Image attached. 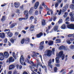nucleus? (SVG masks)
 <instances>
[{"instance_id": "nucleus-55", "label": "nucleus", "mask_w": 74, "mask_h": 74, "mask_svg": "<svg viewBox=\"0 0 74 74\" xmlns=\"http://www.w3.org/2000/svg\"><path fill=\"white\" fill-rule=\"evenodd\" d=\"M36 22H37V18H34V23H36Z\"/></svg>"}, {"instance_id": "nucleus-52", "label": "nucleus", "mask_w": 74, "mask_h": 74, "mask_svg": "<svg viewBox=\"0 0 74 74\" xmlns=\"http://www.w3.org/2000/svg\"><path fill=\"white\" fill-rule=\"evenodd\" d=\"M17 74V71H14L13 72V74Z\"/></svg>"}, {"instance_id": "nucleus-51", "label": "nucleus", "mask_w": 74, "mask_h": 74, "mask_svg": "<svg viewBox=\"0 0 74 74\" xmlns=\"http://www.w3.org/2000/svg\"><path fill=\"white\" fill-rule=\"evenodd\" d=\"M44 43V41H42L41 42L40 44V45H43Z\"/></svg>"}, {"instance_id": "nucleus-49", "label": "nucleus", "mask_w": 74, "mask_h": 74, "mask_svg": "<svg viewBox=\"0 0 74 74\" xmlns=\"http://www.w3.org/2000/svg\"><path fill=\"white\" fill-rule=\"evenodd\" d=\"M45 69V70L46 72V73H47V66H45V65L43 66Z\"/></svg>"}, {"instance_id": "nucleus-30", "label": "nucleus", "mask_w": 74, "mask_h": 74, "mask_svg": "<svg viewBox=\"0 0 74 74\" xmlns=\"http://www.w3.org/2000/svg\"><path fill=\"white\" fill-rule=\"evenodd\" d=\"M68 15V13L66 12L64 13V15H63L64 18H66L67 16V15Z\"/></svg>"}, {"instance_id": "nucleus-63", "label": "nucleus", "mask_w": 74, "mask_h": 74, "mask_svg": "<svg viewBox=\"0 0 74 74\" xmlns=\"http://www.w3.org/2000/svg\"><path fill=\"white\" fill-rule=\"evenodd\" d=\"M23 74H28V73L27 72L24 71L23 72Z\"/></svg>"}, {"instance_id": "nucleus-62", "label": "nucleus", "mask_w": 74, "mask_h": 74, "mask_svg": "<svg viewBox=\"0 0 74 74\" xmlns=\"http://www.w3.org/2000/svg\"><path fill=\"white\" fill-rule=\"evenodd\" d=\"M70 41H74V39L71 38Z\"/></svg>"}, {"instance_id": "nucleus-20", "label": "nucleus", "mask_w": 74, "mask_h": 74, "mask_svg": "<svg viewBox=\"0 0 74 74\" xmlns=\"http://www.w3.org/2000/svg\"><path fill=\"white\" fill-rule=\"evenodd\" d=\"M7 35L9 37H12L13 35V34L12 32H9L8 33Z\"/></svg>"}, {"instance_id": "nucleus-34", "label": "nucleus", "mask_w": 74, "mask_h": 74, "mask_svg": "<svg viewBox=\"0 0 74 74\" xmlns=\"http://www.w3.org/2000/svg\"><path fill=\"white\" fill-rule=\"evenodd\" d=\"M28 63H29V64H34V62L33 61H29V60H28V62H27Z\"/></svg>"}, {"instance_id": "nucleus-17", "label": "nucleus", "mask_w": 74, "mask_h": 74, "mask_svg": "<svg viewBox=\"0 0 74 74\" xmlns=\"http://www.w3.org/2000/svg\"><path fill=\"white\" fill-rule=\"evenodd\" d=\"M16 69H19L21 70L22 69V66L21 65H19L18 64H17L16 65Z\"/></svg>"}, {"instance_id": "nucleus-40", "label": "nucleus", "mask_w": 74, "mask_h": 74, "mask_svg": "<svg viewBox=\"0 0 74 74\" xmlns=\"http://www.w3.org/2000/svg\"><path fill=\"white\" fill-rule=\"evenodd\" d=\"M16 13L17 14H20V10L19 9H17L16 10Z\"/></svg>"}, {"instance_id": "nucleus-12", "label": "nucleus", "mask_w": 74, "mask_h": 74, "mask_svg": "<svg viewBox=\"0 0 74 74\" xmlns=\"http://www.w3.org/2000/svg\"><path fill=\"white\" fill-rule=\"evenodd\" d=\"M34 11V8L33 7H31L29 11V14H32Z\"/></svg>"}, {"instance_id": "nucleus-32", "label": "nucleus", "mask_w": 74, "mask_h": 74, "mask_svg": "<svg viewBox=\"0 0 74 74\" xmlns=\"http://www.w3.org/2000/svg\"><path fill=\"white\" fill-rule=\"evenodd\" d=\"M58 29V26H55L54 28V30H55V31H56V30H57Z\"/></svg>"}, {"instance_id": "nucleus-10", "label": "nucleus", "mask_w": 74, "mask_h": 74, "mask_svg": "<svg viewBox=\"0 0 74 74\" xmlns=\"http://www.w3.org/2000/svg\"><path fill=\"white\" fill-rule=\"evenodd\" d=\"M4 57H5L6 58H8L9 56V53L7 51L5 52L4 53Z\"/></svg>"}, {"instance_id": "nucleus-5", "label": "nucleus", "mask_w": 74, "mask_h": 74, "mask_svg": "<svg viewBox=\"0 0 74 74\" xmlns=\"http://www.w3.org/2000/svg\"><path fill=\"white\" fill-rule=\"evenodd\" d=\"M67 27L68 29H73L74 30V24H72L67 25Z\"/></svg>"}, {"instance_id": "nucleus-27", "label": "nucleus", "mask_w": 74, "mask_h": 74, "mask_svg": "<svg viewBox=\"0 0 74 74\" xmlns=\"http://www.w3.org/2000/svg\"><path fill=\"white\" fill-rule=\"evenodd\" d=\"M5 20V17L4 16H3L2 18H1V21L2 22H3Z\"/></svg>"}, {"instance_id": "nucleus-53", "label": "nucleus", "mask_w": 74, "mask_h": 74, "mask_svg": "<svg viewBox=\"0 0 74 74\" xmlns=\"http://www.w3.org/2000/svg\"><path fill=\"white\" fill-rule=\"evenodd\" d=\"M18 19L19 21H21L23 19H24V18H19Z\"/></svg>"}, {"instance_id": "nucleus-39", "label": "nucleus", "mask_w": 74, "mask_h": 74, "mask_svg": "<svg viewBox=\"0 0 74 74\" xmlns=\"http://www.w3.org/2000/svg\"><path fill=\"white\" fill-rule=\"evenodd\" d=\"M74 35V34H69L68 36V37H73Z\"/></svg>"}, {"instance_id": "nucleus-38", "label": "nucleus", "mask_w": 74, "mask_h": 74, "mask_svg": "<svg viewBox=\"0 0 74 74\" xmlns=\"http://www.w3.org/2000/svg\"><path fill=\"white\" fill-rule=\"evenodd\" d=\"M34 16H31V17H30V18H29V19L30 20H31V21H32V20L33 19H34Z\"/></svg>"}, {"instance_id": "nucleus-61", "label": "nucleus", "mask_w": 74, "mask_h": 74, "mask_svg": "<svg viewBox=\"0 0 74 74\" xmlns=\"http://www.w3.org/2000/svg\"><path fill=\"white\" fill-rule=\"evenodd\" d=\"M35 1H36V0H32V4H33V3H35Z\"/></svg>"}, {"instance_id": "nucleus-2", "label": "nucleus", "mask_w": 74, "mask_h": 74, "mask_svg": "<svg viewBox=\"0 0 74 74\" xmlns=\"http://www.w3.org/2000/svg\"><path fill=\"white\" fill-rule=\"evenodd\" d=\"M51 54L52 51L51 50H47L45 51V55H47L48 56H50Z\"/></svg>"}, {"instance_id": "nucleus-44", "label": "nucleus", "mask_w": 74, "mask_h": 74, "mask_svg": "<svg viewBox=\"0 0 74 74\" xmlns=\"http://www.w3.org/2000/svg\"><path fill=\"white\" fill-rule=\"evenodd\" d=\"M62 22H63L62 21V19H60L59 20L58 23H62Z\"/></svg>"}, {"instance_id": "nucleus-33", "label": "nucleus", "mask_w": 74, "mask_h": 74, "mask_svg": "<svg viewBox=\"0 0 74 74\" xmlns=\"http://www.w3.org/2000/svg\"><path fill=\"white\" fill-rule=\"evenodd\" d=\"M15 24H12L10 26V28H13L14 26L16 25Z\"/></svg>"}, {"instance_id": "nucleus-21", "label": "nucleus", "mask_w": 74, "mask_h": 74, "mask_svg": "<svg viewBox=\"0 0 74 74\" xmlns=\"http://www.w3.org/2000/svg\"><path fill=\"white\" fill-rule=\"evenodd\" d=\"M42 32H40L36 35V37L37 38H40V37L42 36Z\"/></svg>"}, {"instance_id": "nucleus-7", "label": "nucleus", "mask_w": 74, "mask_h": 74, "mask_svg": "<svg viewBox=\"0 0 74 74\" xmlns=\"http://www.w3.org/2000/svg\"><path fill=\"white\" fill-rule=\"evenodd\" d=\"M69 7V4H67L66 5L65 7H64L63 8L62 12H66V11L68 9V7Z\"/></svg>"}, {"instance_id": "nucleus-22", "label": "nucleus", "mask_w": 74, "mask_h": 74, "mask_svg": "<svg viewBox=\"0 0 74 74\" xmlns=\"http://www.w3.org/2000/svg\"><path fill=\"white\" fill-rule=\"evenodd\" d=\"M48 45H52L53 44V41L52 40H49L48 42Z\"/></svg>"}, {"instance_id": "nucleus-64", "label": "nucleus", "mask_w": 74, "mask_h": 74, "mask_svg": "<svg viewBox=\"0 0 74 74\" xmlns=\"http://www.w3.org/2000/svg\"><path fill=\"white\" fill-rule=\"evenodd\" d=\"M8 74H12V71H9V72H8Z\"/></svg>"}, {"instance_id": "nucleus-58", "label": "nucleus", "mask_w": 74, "mask_h": 74, "mask_svg": "<svg viewBox=\"0 0 74 74\" xmlns=\"http://www.w3.org/2000/svg\"><path fill=\"white\" fill-rule=\"evenodd\" d=\"M39 9L40 10H42V5L40 6L39 7Z\"/></svg>"}, {"instance_id": "nucleus-24", "label": "nucleus", "mask_w": 74, "mask_h": 74, "mask_svg": "<svg viewBox=\"0 0 74 74\" xmlns=\"http://www.w3.org/2000/svg\"><path fill=\"white\" fill-rule=\"evenodd\" d=\"M29 30L30 31H33V30H34V26L32 25H31L29 29Z\"/></svg>"}, {"instance_id": "nucleus-42", "label": "nucleus", "mask_w": 74, "mask_h": 74, "mask_svg": "<svg viewBox=\"0 0 74 74\" xmlns=\"http://www.w3.org/2000/svg\"><path fill=\"white\" fill-rule=\"evenodd\" d=\"M29 18V16H28V15H25V18H23L24 19H27Z\"/></svg>"}, {"instance_id": "nucleus-1", "label": "nucleus", "mask_w": 74, "mask_h": 74, "mask_svg": "<svg viewBox=\"0 0 74 74\" xmlns=\"http://www.w3.org/2000/svg\"><path fill=\"white\" fill-rule=\"evenodd\" d=\"M63 51H61L59 53H57L56 54V56L58 57H56V62L57 63H59L60 62L59 60V58L61 57L62 60L64 59V55L63 54Z\"/></svg>"}, {"instance_id": "nucleus-9", "label": "nucleus", "mask_w": 74, "mask_h": 74, "mask_svg": "<svg viewBox=\"0 0 74 74\" xmlns=\"http://www.w3.org/2000/svg\"><path fill=\"white\" fill-rule=\"evenodd\" d=\"M52 64V60L51 59H50L48 63V66L49 67H50L51 69H52V67H53V66L52 65H51Z\"/></svg>"}, {"instance_id": "nucleus-6", "label": "nucleus", "mask_w": 74, "mask_h": 74, "mask_svg": "<svg viewBox=\"0 0 74 74\" xmlns=\"http://www.w3.org/2000/svg\"><path fill=\"white\" fill-rule=\"evenodd\" d=\"M38 55H39V53H36L34 52H33V55H31V56H32V58H34V57H36V58H37Z\"/></svg>"}, {"instance_id": "nucleus-16", "label": "nucleus", "mask_w": 74, "mask_h": 74, "mask_svg": "<svg viewBox=\"0 0 74 74\" xmlns=\"http://www.w3.org/2000/svg\"><path fill=\"white\" fill-rule=\"evenodd\" d=\"M62 1V0H57V2L55 4V8L58 7V5H59V3H60Z\"/></svg>"}, {"instance_id": "nucleus-31", "label": "nucleus", "mask_w": 74, "mask_h": 74, "mask_svg": "<svg viewBox=\"0 0 74 74\" xmlns=\"http://www.w3.org/2000/svg\"><path fill=\"white\" fill-rule=\"evenodd\" d=\"M44 48V46L42 45H40V46L39 47V48L40 50H42V49H43Z\"/></svg>"}, {"instance_id": "nucleus-47", "label": "nucleus", "mask_w": 74, "mask_h": 74, "mask_svg": "<svg viewBox=\"0 0 74 74\" xmlns=\"http://www.w3.org/2000/svg\"><path fill=\"white\" fill-rule=\"evenodd\" d=\"M52 51L53 54V55H54V53H54V52H55V48L52 49Z\"/></svg>"}, {"instance_id": "nucleus-48", "label": "nucleus", "mask_w": 74, "mask_h": 74, "mask_svg": "<svg viewBox=\"0 0 74 74\" xmlns=\"http://www.w3.org/2000/svg\"><path fill=\"white\" fill-rule=\"evenodd\" d=\"M57 70H58V69L56 67H55L54 68V71L55 72H56L57 71Z\"/></svg>"}, {"instance_id": "nucleus-25", "label": "nucleus", "mask_w": 74, "mask_h": 74, "mask_svg": "<svg viewBox=\"0 0 74 74\" xmlns=\"http://www.w3.org/2000/svg\"><path fill=\"white\" fill-rule=\"evenodd\" d=\"M47 10L48 11H51V14L52 15H53V12L52 10L50 9V8H47Z\"/></svg>"}, {"instance_id": "nucleus-18", "label": "nucleus", "mask_w": 74, "mask_h": 74, "mask_svg": "<svg viewBox=\"0 0 74 74\" xmlns=\"http://www.w3.org/2000/svg\"><path fill=\"white\" fill-rule=\"evenodd\" d=\"M59 49L60 50H63V49L66 50V47L62 45L60 47Z\"/></svg>"}, {"instance_id": "nucleus-28", "label": "nucleus", "mask_w": 74, "mask_h": 74, "mask_svg": "<svg viewBox=\"0 0 74 74\" xmlns=\"http://www.w3.org/2000/svg\"><path fill=\"white\" fill-rule=\"evenodd\" d=\"M73 15H74V16L71 17V20L72 22L74 21V13H73Z\"/></svg>"}, {"instance_id": "nucleus-37", "label": "nucleus", "mask_w": 74, "mask_h": 74, "mask_svg": "<svg viewBox=\"0 0 74 74\" xmlns=\"http://www.w3.org/2000/svg\"><path fill=\"white\" fill-rule=\"evenodd\" d=\"M70 8H71V9H74V4H72L70 6Z\"/></svg>"}, {"instance_id": "nucleus-57", "label": "nucleus", "mask_w": 74, "mask_h": 74, "mask_svg": "<svg viewBox=\"0 0 74 74\" xmlns=\"http://www.w3.org/2000/svg\"><path fill=\"white\" fill-rule=\"evenodd\" d=\"M69 19H70V18H69V17H67L65 21H68V20H69Z\"/></svg>"}, {"instance_id": "nucleus-59", "label": "nucleus", "mask_w": 74, "mask_h": 74, "mask_svg": "<svg viewBox=\"0 0 74 74\" xmlns=\"http://www.w3.org/2000/svg\"><path fill=\"white\" fill-rule=\"evenodd\" d=\"M73 70H71V71H69V73H68V74H72V73H73Z\"/></svg>"}, {"instance_id": "nucleus-35", "label": "nucleus", "mask_w": 74, "mask_h": 74, "mask_svg": "<svg viewBox=\"0 0 74 74\" xmlns=\"http://www.w3.org/2000/svg\"><path fill=\"white\" fill-rule=\"evenodd\" d=\"M60 40L59 39H57L56 40V42L57 43H60Z\"/></svg>"}, {"instance_id": "nucleus-19", "label": "nucleus", "mask_w": 74, "mask_h": 74, "mask_svg": "<svg viewBox=\"0 0 74 74\" xmlns=\"http://www.w3.org/2000/svg\"><path fill=\"white\" fill-rule=\"evenodd\" d=\"M0 37L2 38H4L5 37V34L3 33H0Z\"/></svg>"}, {"instance_id": "nucleus-15", "label": "nucleus", "mask_w": 74, "mask_h": 74, "mask_svg": "<svg viewBox=\"0 0 74 74\" xmlns=\"http://www.w3.org/2000/svg\"><path fill=\"white\" fill-rule=\"evenodd\" d=\"M20 5V3L18 2H16L14 3V6L16 8H18Z\"/></svg>"}, {"instance_id": "nucleus-50", "label": "nucleus", "mask_w": 74, "mask_h": 74, "mask_svg": "<svg viewBox=\"0 0 74 74\" xmlns=\"http://www.w3.org/2000/svg\"><path fill=\"white\" fill-rule=\"evenodd\" d=\"M18 34H19V33L18 32H16L15 33L14 35L15 36H18Z\"/></svg>"}, {"instance_id": "nucleus-46", "label": "nucleus", "mask_w": 74, "mask_h": 74, "mask_svg": "<svg viewBox=\"0 0 74 74\" xmlns=\"http://www.w3.org/2000/svg\"><path fill=\"white\" fill-rule=\"evenodd\" d=\"M69 15L71 17H73V16H74V15L73 14V13H72V12H71L69 13Z\"/></svg>"}, {"instance_id": "nucleus-43", "label": "nucleus", "mask_w": 74, "mask_h": 74, "mask_svg": "<svg viewBox=\"0 0 74 74\" xmlns=\"http://www.w3.org/2000/svg\"><path fill=\"white\" fill-rule=\"evenodd\" d=\"M66 42L68 44H71V42L69 40H66Z\"/></svg>"}, {"instance_id": "nucleus-41", "label": "nucleus", "mask_w": 74, "mask_h": 74, "mask_svg": "<svg viewBox=\"0 0 74 74\" xmlns=\"http://www.w3.org/2000/svg\"><path fill=\"white\" fill-rule=\"evenodd\" d=\"M10 41L12 43H14V40L12 38L10 39Z\"/></svg>"}, {"instance_id": "nucleus-4", "label": "nucleus", "mask_w": 74, "mask_h": 74, "mask_svg": "<svg viewBox=\"0 0 74 74\" xmlns=\"http://www.w3.org/2000/svg\"><path fill=\"white\" fill-rule=\"evenodd\" d=\"M15 61L14 59L12 57H10L9 59H8L6 61L7 63H8L9 62H14Z\"/></svg>"}, {"instance_id": "nucleus-45", "label": "nucleus", "mask_w": 74, "mask_h": 74, "mask_svg": "<svg viewBox=\"0 0 74 74\" xmlns=\"http://www.w3.org/2000/svg\"><path fill=\"white\" fill-rule=\"evenodd\" d=\"M62 9H60L59 13H58V15H60V14H61V13H62Z\"/></svg>"}, {"instance_id": "nucleus-8", "label": "nucleus", "mask_w": 74, "mask_h": 74, "mask_svg": "<svg viewBox=\"0 0 74 74\" xmlns=\"http://www.w3.org/2000/svg\"><path fill=\"white\" fill-rule=\"evenodd\" d=\"M24 60L23 59V56H21L20 58V62L22 65H23V62Z\"/></svg>"}, {"instance_id": "nucleus-13", "label": "nucleus", "mask_w": 74, "mask_h": 74, "mask_svg": "<svg viewBox=\"0 0 74 74\" xmlns=\"http://www.w3.org/2000/svg\"><path fill=\"white\" fill-rule=\"evenodd\" d=\"M15 67V66L14 64H12L10 65L9 66V70H12L14 69Z\"/></svg>"}, {"instance_id": "nucleus-54", "label": "nucleus", "mask_w": 74, "mask_h": 74, "mask_svg": "<svg viewBox=\"0 0 74 74\" xmlns=\"http://www.w3.org/2000/svg\"><path fill=\"white\" fill-rule=\"evenodd\" d=\"M7 42V38H5L4 40V42L6 43Z\"/></svg>"}, {"instance_id": "nucleus-14", "label": "nucleus", "mask_w": 74, "mask_h": 74, "mask_svg": "<svg viewBox=\"0 0 74 74\" xmlns=\"http://www.w3.org/2000/svg\"><path fill=\"white\" fill-rule=\"evenodd\" d=\"M38 5H39V2H37L35 4L34 8H35V9H37L38 8Z\"/></svg>"}, {"instance_id": "nucleus-3", "label": "nucleus", "mask_w": 74, "mask_h": 74, "mask_svg": "<svg viewBox=\"0 0 74 74\" xmlns=\"http://www.w3.org/2000/svg\"><path fill=\"white\" fill-rule=\"evenodd\" d=\"M30 40V39L28 38H27L25 39V38L23 39L21 42V43L22 44H23L24 43V42H25L27 44V42H29V40Z\"/></svg>"}, {"instance_id": "nucleus-23", "label": "nucleus", "mask_w": 74, "mask_h": 74, "mask_svg": "<svg viewBox=\"0 0 74 74\" xmlns=\"http://www.w3.org/2000/svg\"><path fill=\"white\" fill-rule=\"evenodd\" d=\"M42 26H45V20H42Z\"/></svg>"}, {"instance_id": "nucleus-36", "label": "nucleus", "mask_w": 74, "mask_h": 74, "mask_svg": "<svg viewBox=\"0 0 74 74\" xmlns=\"http://www.w3.org/2000/svg\"><path fill=\"white\" fill-rule=\"evenodd\" d=\"M69 48L70 49H74V45H71L69 46Z\"/></svg>"}, {"instance_id": "nucleus-11", "label": "nucleus", "mask_w": 74, "mask_h": 74, "mask_svg": "<svg viewBox=\"0 0 74 74\" xmlns=\"http://www.w3.org/2000/svg\"><path fill=\"white\" fill-rule=\"evenodd\" d=\"M3 56V53H0V60H4V56Z\"/></svg>"}, {"instance_id": "nucleus-56", "label": "nucleus", "mask_w": 74, "mask_h": 74, "mask_svg": "<svg viewBox=\"0 0 74 74\" xmlns=\"http://www.w3.org/2000/svg\"><path fill=\"white\" fill-rule=\"evenodd\" d=\"M38 11L37 10H36L35 11V15H38Z\"/></svg>"}, {"instance_id": "nucleus-60", "label": "nucleus", "mask_w": 74, "mask_h": 74, "mask_svg": "<svg viewBox=\"0 0 74 74\" xmlns=\"http://www.w3.org/2000/svg\"><path fill=\"white\" fill-rule=\"evenodd\" d=\"M56 66L57 67H60V65L58 64H55Z\"/></svg>"}, {"instance_id": "nucleus-26", "label": "nucleus", "mask_w": 74, "mask_h": 74, "mask_svg": "<svg viewBox=\"0 0 74 74\" xmlns=\"http://www.w3.org/2000/svg\"><path fill=\"white\" fill-rule=\"evenodd\" d=\"M61 29H65L66 25L64 24L61 27Z\"/></svg>"}, {"instance_id": "nucleus-29", "label": "nucleus", "mask_w": 74, "mask_h": 74, "mask_svg": "<svg viewBox=\"0 0 74 74\" xmlns=\"http://www.w3.org/2000/svg\"><path fill=\"white\" fill-rule=\"evenodd\" d=\"M28 10L25 11L24 12V14L25 15H29V13H28Z\"/></svg>"}]
</instances>
